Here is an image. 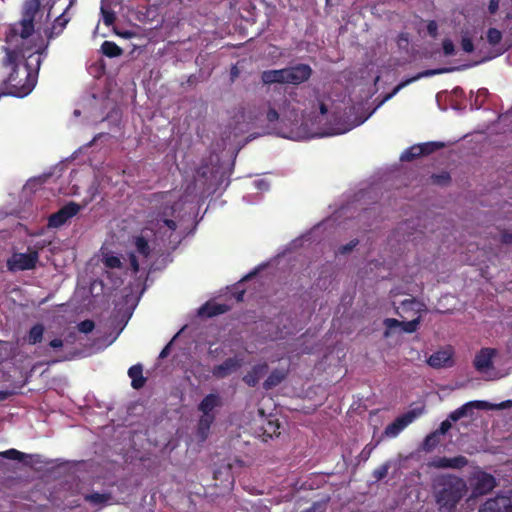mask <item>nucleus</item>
Here are the masks:
<instances>
[{
    "label": "nucleus",
    "mask_w": 512,
    "mask_h": 512,
    "mask_svg": "<svg viewBox=\"0 0 512 512\" xmlns=\"http://www.w3.org/2000/svg\"><path fill=\"white\" fill-rule=\"evenodd\" d=\"M312 75V68L308 64L299 63L287 67V84L300 85Z\"/></svg>",
    "instance_id": "6e6552de"
},
{
    "label": "nucleus",
    "mask_w": 512,
    "mask_h": 512,
    "mask_svg": "<svg viewBox=\"0 0 512 512\" xmlns=\"http://www.w3.org/2000/svg\"><path fill=\"white\" fill-rule=\"evenodd\" d=\"M478 512H512V491L509 495H497L481 505Z\"/></svg>",
    "instance_id": "0eeeda50"
},
{
    "label": "nucleus",
    "mask_w": 512,
    "mask_h": 512,
    "mask_svg": "<svg viewBox=\"0 0 512 512\" xmlns=\"http://www.w3.org/2000/svg\"><path fill=\"white\" fill-rule=\"evenodd\" d=\"M162 222H163V224H164L165 226H167L171 231H174V230H176V228H177V224H176V222H175L174 220H172V219H166V218H165V219H163V220H162Z\"/></svg>",
    "instance_id": "603ef678"
},
{
    "label": "nucleus",
    "mask_w": 512,
    "mask_h": 512,
    "mask_svg": "<svg viewBox=\"0 0 512 512\" xmlns=\"http://www.w3.org/2000/svg\"><path fill=\"white\" fill-rule=\"evenodd\" d=\"M421 413V409H413L397 417L393 422L386 426L384 435L390 438L398 436L409 424L420 416Z\"/></svg>",
    "instance_id": "423d86ee"
},
{
    "label": "nucleus",
    "mask_w": 512,
    "mask_h": 512,
    "mask_svg": "<svg viewBox=\"0 0 512 512\" xmlns=\"http://www.w3.org/2000/svg\"><path fill=\"white\" fill-rule=\"evenodd\" d=\"M266 119L268 122H275L279 119V112L273 108V107H270L266 113Z\"/></svg>",
    "instance_id": "49530a36"
},
{
    "label": "nucleus",
    "mask_w": 512,
    "mask_h": 512,
    "mask_svg": "<svg viewBox=\"0 0 512 512\" xmlns=\"http://www.w3.org/2000/svg\"><path fill=\"white\" fill-rule=\"evenodd\" d=\"M103 21L106 25H111L115 21V15L113 12L103 11Z\"/></svg>",
    "instance_id": "de8ad7c7"
},
{
    "label": "nucleus",
    "mask_w": 512,
    "mask_h": 512,
    "mask_svg": "<svg viewBox=\"0 0 512 512\" xmlns=\"http://www.w3.org/2000/svg\"><path fill=\"white\" fill-rule=\"evenodd\" d=\"M101 52L109 58L119 57L123 54L121 47H119L115 42L108 40L101 44Z\"/></svg>",
    "instance_id": "393cba45"
},
{
    "label": "nucleus",
    "mask_w": 512,
    "mask_h": 512,
    "mask_svg": "<svg viewBox=\"0 0 512 512\" xmlns=\"http://www.w3.org/2000/svg\"><path fill=\"white\" fill-rule=\"evenodd\" d=\"M111 499L110 493L93 492L84 495V500L95 506L105 505Z\"/></svg>",
    "instance_id": "a878e982"
},
{
    "label": "nucleus",
    "mask_w": 512,
    "mask_h": 512,
    "mask_svg": "<svg viewBox=\"0 0 512 512\" xmlns=\"http://www.w3.org/2000/svg\"><path fill=\"white\" fill-rule=\"evenodd\" d=\"M45 328L41 323L33 325L27 334V342L30 345H36L43 339Z\"/></svg>",
    "instance_id": "5701e85b"
},
{
    "label": "nucleus",
    "mask_w": 512,
    "mask_h": 512,
    "mask_svg": "<svg viewBox=\"0 0 512 512\" xmlns=\"http://www.w3.org/2000/svg\"><path fill=\"white\" fill-rule=\"evenodd\" d=\"M11 396V392L9 391H0V402L5 401Z\"/></svg>",
    "instance_id": "6e6d98bb"
},
{
    "label": "nucleus",
    "mask_w": 512,
    "mask_h": 512,
    "mask_svg": "<svg viewBox=\"0 0 512 512\" xmlns=\"http://www.w3.org/2000/svg\"><path fill=\"white\" fill-rule=\"evenodd\" d=\"M468 464V459L465 456L458 455L452 458L437 457L432 461V466L441 469H462Z\"/></svg>",
    "instance_id": "f8f14e48"
},
{
    "label": "nucleus",
    "mask_w": 512,
    "mask_h": 512,
    "mask_svg": "<svg viewBox=\"0 0 512 512\" xmlns=\"http://www.w3.org/2000/svg\"><path fill=\"white\" fill-rule=\"evenodd\" d=\"M452 420L448 417L446 420L442 421L439 428L435 430V432L440 435H445L452 427Z\"/></svg>",
    "instance_id": "79ce46f5"
},
{
    "label": "nucleus",
    "mask_w": 512,
    "mask_h": 512,
    "mask_svg": "<svg viewBox=\"0 0 512 512\" xmlns=\"http://www.w3.org/2000/svg\"><path fill=\"white\" fill-rule=\"evenodd\" d=\"M230 307L227 304H221L213 301H208L202 305L198 311L199 316L211 318L228 312Z\"/></svg>",
    "instance_id": "2eb2a0df"
},
{
    "label": "nucleus",
    "mask_w": 512,
    "mask_h": 512,
    "mask_svg": "<svg viewBox=\"0 0 512 512\" xmlns=\"http://www.w3.org/2000/svg\"><path fill=\"white\" fill-rule=\"evenodd\" d=\"M49 346L53 349H58L63 347V341L59 338H55L49 342Z\"/></svg>",
    "instance_id": "864d4df0"
},
{
    "label": "nucleus",
    "mask_w": 512,
    "mask_h": 512,
    "mask_svg": "<svg viewBox=\"0 0 512 512\" xmlns=\"http://www.w3.org/2000/svg\"><path fill=\"white\" fill-rule=\"evenodd\" d=\"M128 376L131 378V386L134 389H141L145 383L146 378L143 376V366L135 364L128 369Z\"/></svg>",
    "instance_id": "6ab92c4d"
},
{
    "label": "nucleus",
    "mask_w": 512,
    "mask_h": 512,
    "mask_svg": "<svg viewBox=\"0 0 512 512\" xmlns=\"http://www.w3.org/2000/svg\"><path fill=\"white\" fill-rule=\"evenodd\" d=\"M104 264L106 267L114 269V268H120L122 266L121 260L117 256H106L104 258Z\"/></svg>",
    "instance_id": "c9c22d12"
},
{
    "label": "nucleus",
    "mask_w": 512,
    "mask_h": 512,
    "mask_svg": "<svg viewBox=\"0 0 512 512\" xmlns=\"http://www.w3.org/2000/svg\"><path fill=\"white\" fill-rule=\"evenodd\" d=\"M420 156H423L422 148L420 147V144H416L406 149L402 153L400 160L410 162Z\"/></svg>",
    "instance_id": "bb28decb"
},
{
    "label": "nucleus",
    "mask_w": 512,
    "mask_h": 512,
    "mask_svg": "<svg viewBox=\"0 0 512 512\" xmlns=\"http://www.w3.org/2000/svg\"><path fill=\"white\" fill-rule=\"evenodd\" d=\"M215 420L214 414H203L199 419L198 422V434L203 438L206 439L207 434L209 432V429L212 425V423Z\"/></svg>",
    "instance_id": "b1692460"
},
{
    "label": "nucleus",
    "mask_w": 512,
    "mask_h": 512,
    "mask_svg": "<svg viewBox=\"0 0 512 512\" xmlns=\"http://www.w3.org/2000/svg\"><path fill=\"white\" fill-rule=\"evenodd\" d=\"M53 4L52 0H26L23 19L10 29L6 41L11 43L17 36L22 40L29 38L34 31V19L38 11L41 7L46 8L48 6L47 17H49Z\"/></svg>",
    "instance_id": "7ed1b4c3"
},
{
    "label": "nucleus",
    "mask_w": 512,
    "mask_h": 512,
    "mask_svg": "<svg viewBox=\"0 0 512 512\" xmlns=\"http://www.w3.org/2000/svg\"><path fill=\"white\" fill-rule=\"evenodd\" d=\"M439 437L435 431L427 435L423 441V449L426 451L433 450L440 442Z\"/></svg>",
    "instance_id": "c756f323"
},
{
    "label": "nucleus",
    "mask_w": 512,
    "mask_h": 512,
    "mask_svg": "<svg viewBox=\"0 0 512 512\" xmlns=\"http://www.w3.org/2000/svg\"><path fill=\"white\" fill-rule=\"evenodd\" d=\"M81 210V206L74 202L70 201L63 207H61L57 212L51 214L48 218V227L49 228H59L63 226L68 220L76 216Z\"/></svg>",
    "instance_id": "39448f33"
},
{
    "label": "nucleus",
    "mask_w": 512,
    "mask_h": 512,
    "mask_svg": "<svg viewBox=\"0 0 512 512\" xmlns=\"http://www.w3.org/2000/svg\"><path fill=\"white\" fill-rule=\"evenodd\" d=\"M281 113L291 121H297L298 119V111H281Z\"/></svg>",
    "instance_id": "3c124183"
},
{
    "label": "nucleus",
    "mask_w": 512,
    "mask_h": 512,
    "mask_svg": "<svg viewBox=\"0 0 512 512\" xmlns=\"http://www.w3.org/2000/svg\"><path fill=\"white\" fill-rule=\"evenodd\" d=\"M461 47L467 53H471L474 51V44L472 39L466 36L462 37L461 39Z\"/></svg>",
    "instance_id": "37998d69"
},
{
    "label": "nucleus",
    "mask_w": 512,
    "mask_h": 512,
    "mask_svg": "<svg viewBox=\"0 0 512 512\" xmlns=\"http://www.w3.org/2000/svg\"><path fill=\"white\" fill-rule=\"evenodd\" d=\"M415 304L414 300H405L402 302V308L405 309L408 306H412Z\"/></svg>",
    "instance_id": "4d7b16f0"
},
{
    "label": "nucleus",
    "mask_w": 512,
    "mask_h": 512,
    "mask_svg": "<svg viewBox=\"0 0 512 512\" xmlns=\"http://www.w3.org/2000/svg\"><path fill=\"white\" fill-rule=\"evenodd\" d=\"M496 351L492 348H482L476 355L473 361L474 367L479 372H484L490 369L493 365L492 359Z\"/></svg>",
    "instance_id": "9b49d317"
},
{
    "label": "nucleus",
    "mask_w": 512,
    "mask_h": 512,
    "mask_svg": "<svg viewBox=\"0 0 512 512\" xmlns=\"http://www.w3.org/2000/svg\"><path fill=\"white\" fill-rule=\"evenodd\" d=\"M473 495L479 496L489 493L496 486L495 478L486 472H480L473 479Z\"/></svg>",
    "instance_id": "1a4fd4ad"
},
{
    "label": "nucleus",
    "mask_w": 512,
    "mask_h": 512,
    "mask_svg": "<svg viewBox=\"0 0 512 512\" xmlns=\"http://www.w3.org/2000/svg\"><path fill=\"white\" fill-rule=\"evenodd\" d=\"M135 247L139 254L148 257L150 254V246L143 236H138L135 240Z\"/></svg>",
    "instance_id": "c85d7f7f"
},
{
    "label": "nucleus",
    "mask_w": 512,
    "mask_h": 512,
    "mask_svg": "<svg viewBox=\"0 0 512 512\" xmlns=\"http://www.w3.org/2000/svg\"><path fill=\"white\" fill-rule=\"evenodd\" d=\"M0 456L9 460H17V461H23L26 457H28L27 454L18 451L17 449L11 448L6 451H3L0 453Z\"/></svg>",
    "instance_id": "7c9ffc66"
},
{
    "label": "nucleus",
    "mask_w": 512,
    "mask_h": 512,
    "mask_svg": "<svg viewBox=\"0 0 512 512\" xmlns=\"http://www.w3.org/2000/svg\"><path fill=\"white\" fill-rule=\"evenodd\" d=\"M475 408H469L466 410V417H471Z\"/></svg>",
    "instance_id": "052dcab7"
},
{
    "label": "nucleus",
    "mask_w": 512,
    "mask_h": 512,
    "mask_svg": "<svg viewBox=\"0 0 512 512\" xmlns=\"http://www.w3.org/2000/svg\"><path fill=\"white\" fill-rule=\"evenodd\" d=\"M280 425L277 420H268L266 426L263 427V434L269 438H272L274 435H279Z\"/></svg>",
    "instance_id": "2f4dec72"
},
{
    "label": "nucleus",
    "mask_w": 512,
    "mask_h": 512,
    "mask_svg": "<svg viewBox=\"0 0 512 512\" xmlns=\"http://www.w3.org/2000/svg\"><path fill=\"white\" fill-rule=\"evenodd\" d=\"M500 0H490L488 4V12L494 15L499 9Z\"/></svg>",
    "instance_id": "09e8293b"
},
{
    "label": "nucleus",
    "mask_w": 512,
    "mask_h": 512,
    "mask_svg": "<svg viewBox=\"0 0 512 512\" xmlns=\"http://www.w3.org/2000/svg\"><path fill=\"white\" fill-rule=\"evenodd\" d=\"M502 40V33L496 28H489L487 31V41L490 45L495 46Z\"/></svg>",
    "instance_id": "72a5a7b5"
},
{
    "label": "nucleus",
    "mask_w": 512,
    "mask_h": 512,
    "mask_svg": "<svg viewBox=\"0 0 512 512\" xmlns=\"http://www.w3.org/2000/svg\"><path fill=\"white\" fill-rule=\"evenodd\" d=\"M388 470H389V463H385L374 470L373 477L376 480H382L383 478H385L387 476Z\"/></svg>",
    "instance_id": "58836bf2"
},
{
    "label": "nucleus",
    "mask_w": 512,
    "mask_h": 512,
    "mask_svg": "<svg viewBox=\"0 0 512 512\" xmlns=\"http://www.w3.org/2000/svg\"><path fill=\"white\" fill-rule=\"evenodd\" d=\"M285 378L286 373L283 370L275 369L269 374L267 379L264 381L263 388L265 390H271L274 387L278 386Z\"/></svg>",
    "instance_id": "4be33fe9"
},
{
    "label": "nucleus",
    "mask_w": 512,
    "mask_h": 512,
    "mask_svg": "<svg viewBox=\"0 0 512 512\" xmlns=\"http://www.w3.org/2000/svg\"><path fill=\"white\" fill-rule=\"evenodd\" d=\"M3 49L5 56L1 59L2 80L0 99L3 96L25 97L34 89L36 77L28 67H25L20 72V50L9 47H4Z\"/></svg>",
    "instance_id": "f257e3e1"
},
{
    "label": "nucleus",
    "mask_w": 512,
    "mask_h": 512,
    "mask_svg": "<svg viewBox=\"0 0 512 512\" xmlns=\"http://www.w3.org/2000/svg\"><path fill=\"white\" fill-rule=\"evenodd\" d=\"M452 70L453 69L439 68V69H429V70L422 71V72L418 73L416 76H414L412 78H409V79H406V80L400 82L398 85H396L395 88L393 89V91L387 96V98H390V97L394 96L402 88L406 87L410 83H412V82H414V81H416V80H418L420 78L430 77V76H433V75L442 74L444 72H449V71H452Z\"/></svg>",
    "instance_id": "4468645a"
},
{
    "label": "nucleus",
    "mask_w": 512,
    "mask_h": 512,
    "mask_svg": "<svg viewBox=\"0 0 512 512\" xmlns=\"http://www.w3.org/2000/svg\"><path fill=\"white\" fill-rule=\"evenodd\" d=\"M221 398L219 395L210 393L206 395L198 405L199 411L203 414H214V408L221 406Z\"/></svg>",
    "instance_id": "a211bd4d"
},
{
    "label": "nucleus",
    "mask_w": 512,
    "mask_h": 512,
    "mask_svg": "<svg viewBox=\"0 0 512 512\" xmlns=\"http://www.w3.org/2000/svg\"><path fill=\"white\" fill-rule=\"evenodd\" d=\"M427 32L432 38H436L438 35V24L435 20L428 21Z\"/></svg>",
    "instance_id": "a18cd8bd"
},
{
    "label": "nucleus",
    "mask_w": 512,
    "mask_h": 512,
    "mask_svg": "<svg viewBox=\"0 0 512 512\" xmlns=\"http://www.w3.org/2000/svg\"><path fill=\"white\" fill-rule=\"evenodd\" d=\"M242 365V360L235 357L225 359L221 364L214 366L212 370L213 376L222 379L235 372Z\"/></svg>",
    "instance_id": "9d476101"
},
{
    "label": "nucleus",
    "mask_w": 512,
    "mask_h": 512,
    "mask_svg": "<svg viewBox=\"0 0 512 512\" xmlns=\"http://www.w3.org/2000/svg\"><path fill=\"white\" fill-rule=\"evenodd\" d=\"M358 243L359 241L357 239L351 240L348 244L343 245L339 248V253L345 255L351 252L358 245Z\"/></svg>",
    "instance_id": "c03bdc74"
},
{
    "label": "nucleus",
    "mask_w": 512,
    "mask_h": 512,
    "mask_svg": "<svg viewBox=\"0 0 512 512\" xmlns=\"http://www.w3.org/2000/svg\"><path fill=\"white\" fill-rule=\"evenodd\" d=\"M287 67L277 70H265L261 74V80L264 84H287Z\"/></svg>",
    "instance_id": "dca6fc26"
},
{
    "label": "nucleus",
    "mask_w": 512,
    "mask_h": 512,
    "mask_svg": "<svg viewBox=\"0 0 512 512\" xmlns=\"http://www.w3.org/2000/svg\"><path fill=\"white\" fill-rule=\"evenodd\" d=\"M442 49H443V53L446 56H451V55H454V53H455L454 43L450 39H444L443 40V42H442Z\"/></svg>",
    "instance_id": "a19ab883"
},
{
    "label": "nucleus",
    "mask_w": 512,
    "mask_h": 512,
    "mask_svg": "<svg viewBox=\"0 0 512 512\" xmlns=\"http://www.w3.org/2000/svg\"><path fill=\"white\" fill-rule=\"evenodd\" d=\"M468 491L466 482L455 475H442L433 482V496L439 512H455Z\"/></svg>",
    "instance_id": "f03ea898"
},
{
    "label": "nucleus",
    "mask_w": 512,
    "mask_h": 512,
    "mask_svg": "<svg viewBox=\"0 0 512 512\" xmlns=\"http://www.w3.org/2000/svg\"><path fill=\"white\" fill-rule=\"evenodd\" d=\"M243 296H244V291H242V292H240V293L238 294V296H237V300H238V301H242Z\"/></svg>",
    "instance_id": "680f3d73"
},
{
    "label": "nucleus",
    "mask_w": 512,
    "mask_h": 512,
    "mask_svg": "<svg viewBox=\"0 0 512 512\" xmlns=\"http://www.w3.org/2000/svg\"><path fill=\"white\" fill-rule=\"evenodd\" d=\"M501 242L504 244H510L512 242V233L504 232L501 234Z\"/></svg>",
    "instance_id": "5fc2aeb1"
},
{
    "label": "nucleus",
    "mask_w": 512,
    "mask_h": 512,
    "mask_svg": "<svg viewBox=\"0 0 512 512\" xmlns=\"http://www.w3.org/2000/svg\"><path fill=\"white\" fill-rule=\"evenodd\" d=\"M269 366L266 362L254 365L250 371L243 377V381L249 387H255L260 379L267 374Z\"/></svg>",
    "instance_id": "ddd939ff"
},
{
    "label": "nucleus",
    "mask_w": 512,
    "mask_h": 512,
    "mask_svg": "<svg viewBox=\"0 0 512 512\" xmlns=\"http://www.w3.org/2000/svg\"><path fill=\"white\" fill-rule=\"evenodd\" d=\"M451 360V354L448 351L440 350L434 352L427 360V363L433 368H441L448 365Z\"/></svg>",
    "instance_id": "aec40b11"
},
{
    "label": "nucleus",
    "mask_w": 512,
    "mask_h": 512,
    "mask_svg": "<svg viewBox=\"0 0 512 512\" xmlns=\"http://www.w3.org/2000/svg\"><path fill=\"white\" fill-rule=\"evenodd\" d=\"M383 324L386 328V330L384 331V337H389L393 331V329L397 328V327H401L402 325V321H399L395 318H386L384 321H383Z\"/></svg>",
    "instance_id": "473e14b6"
},
{
    "label": "nucleus",
    "mask_w": 512,
    "mask_h": 512,
    "mask_svg": "<svg viewBox=\"0 0 512 512\" xmlns=\"http://www.w3.org/2000/svg\"><path fill=\"white\" fill-rule=\"evenodd\" d=\"M94 328H95L94 321L89 320V319L83 320L78 324L79 331L82 333H85V334L92 332L94 330Z\"/></svg>",
    "instance_id": "4c0bfd02"
},
{
    "label": "nucleus",
    "mask_w": 512,
    "mask_h": 512,
    "mask_svg": "<svg viewBox=\"0 0 512 512\" xmlns=\"http://www.w3.org/2000/svg\"><path fill=\"white\" fill-rule=\"evenodd\" d=\"M168 350H169V345H167L160 353V357L161 358H164L166 357V355L168 354Z\"/></svg>",
    "instance_id": "bf43d9fd"
},
{
    "label": "nucleus",
    "mask_w": 512,
    "mask_h": 512,
    "mask_svg": "<svg viewBox=\"0 0 512 512\" xmlns=\"http://www.w3.org/2000/svg\"><path fill=\"white\" fill-rule=\"evenodd\" d=\"M433 182L440 185H445L450 182L451 177L449 173L443 172L441 174L432 175Z\"/></svg>",
    "instance_id": "ea45409f"
},
{
    "label": "nucleus",
    "mask_w": 512,
    "mask_h": 512,
    "mask_svg": "<svg viewBox=\"0 0 512 512\" xmlns=\"http://www.w3.org/2000/svg\"><path fill=\"white\" fill-rule=\"evenodd\" d=\"M488 407V403L485 401L475 400V401H469L465 404H463L461 407L457 408L456 410L452 411L449 414V418L453 422H457L463 417H466V410L469 408H478V409H486Z\"/></svg>",
    "instance_id": "f3484780"
},
{
    "label": "nucleus",
    "mask_w": 512,
    "mask_h": 512,
    "mask_svg": "<svg viewBox=\"0 0 512 512\" xmlns=\"http://www.w3.org/2000/svg\"><path fill=\"white\" fill-rule=\"evenodd\" d=\"M377 444H378V442H377V443H375V444H372V443L367 444V445L362 449V451H361V452H360V454H359V458H360V460H361V461H364V462H365V461H367V460L370 458V456H371V454H372L373 450L376 448Z\"/></svg>",
    "instance_id": "e433bc0d"
},
{
    "label": "nucleus",
    "mask_w": 512,
    "mask_h": 512,
    "mask_svg": "<svg viewBox=\"0 0 512 512\" xmlns=\"http://www.w3.org/2000/svg\"><path fill=\"white\" fill-rule=\"evenodd\" d=\"M420 147L422 148L423 156H426V155H430V154L444 148L445 144L443 142H439V141H431V142L421 143Z\"/></svg>",
    "instance_id": "cd10ccee"
},
{
    "label": "nucleus",
    "mask_w": 512,
    "mask_h": 512,
    "mask_svg": "<svg viewBox=\"0 0 512 512\" xmlns=\"http://www.w3.org/2000/svg\"><path fill=\"white\" fill-rule=\"evenodd\" d=\"M327 112H328V110H327L326 105H325V104H323V103H321V104H320V113H321L322 115H325Z\"/></svg>",
    "instance_id": "13d9d810"
},
{
    "label": "nucleus",
    "mask_w": 512,
    "mask_h": 512,
    "mask_svg": "<svg viewBox=\"0 0 512 512\" xmlns=\"http://www.w3.org/2000/svg\"><path fill=\"white\" fill-rule=\"evenodd\" d=\"M130 266L134 273H137L139 271V262L134 254L130 255Z\"/></svg>",
    "instance_id": "8fccbe9b"
},
{
    "label": "nucleus",
    "mask_w": 512,
    "mask_h": 512,
    "mask_svg": "<svg viewBox=\"0 0 512 512\" xmlns=\"http://www.w3.org/2000/svg\"><path fill=\"white\" fill-rule=\"evenodd\" d=\"M39 260L37 250L28 253L14 252L6 261V267L10 272L32 270L36 267Z\"/></svg>",
    "instance_id": "20e7f679"
},
{
    "label": "nucleus",
    "mask_w": 512,
    "mask_h": 512,
    "mask_svg": "<svg viewBox=\"0 0 512 512\" xmlns=\"http://www.w3.org/2000/svg\"><path fill=\"white\" fill-rule=\"evenodd\" d=\"M67 23H68V19L64 17V14H61L60 16H58L54 20L51 28H49L45 31V34H46L48 40H51V39L59 36L63 32Z\"/></svg>",
    "instance_id": "412c9836"
},
{
    "label": "nucleus",
    "mask_w": 512,
    "mask_h": 512,
    "mask_svg": "<svg viewBox=\"0 0 512 512\" xmlns=\"http://www.w3.org/2000/svg\"><path fill=\"white\" fill-rule=\"evenodd\" d=\"M420 316L411 321H402L401 329L406 333H413L418 329Z\"/></svg>",
    "instance_id": "f704fd0d"
}]
</instances>
